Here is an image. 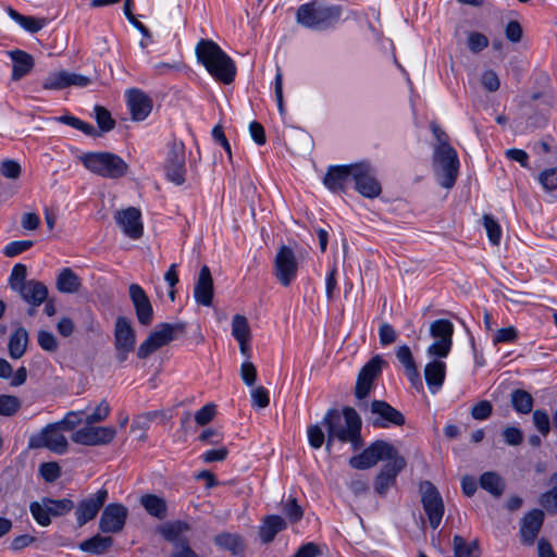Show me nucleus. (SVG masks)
I'll list each match as a JSON object with an SVG mask.
<instances>
[{
    "mask_svg": "<svg viewBox=\"0 0 557 557\" xmlns=\"http://www.w3.org/2000/svg\"><path fill=\"white\" fill-rule=\"evenodd\" d=\"M380 460H387L375 479V491L381 496L385 495L396 482L399 472L406 467V460L398 455L397 449L389 443L377 440L361 454L354 456L349 465L355 469H369Z\"/></svg>",
    "mask_w": 557,
    "mask_h": 557,
    "instance_id": "obj_1",
    "label": "nucleus"
},
{
    "mask_svg": "<svg viewBox=\"0 0 557 557\" xmlns=\"http://www.w3.org/2000/svg\"><path fill=\"white\" fill-rule=\"evenodd\" d=\"M322 425L327 431V450L331 449L334 440L350 443L354 450H358L362 446L361 419L354 408L345 407L343 414L337 409H329L322 420Z\"/></svg>",
    "mask_w": 557,
    "mask_h": 557,
    "instance_id": "obj_2",
    "label": "nucleus"
},
{
    "mask_svg": "<svg viewBox=\"0 0 557 557\" xmlns=\"http://www.w3.org/2000/svg\"><path fill=\"white\" fill-rule=\"evenodd\" d=\"M198 61L219 82L231 84L236 75L234 61L210 39H201L196 46Z\"/></svg>",
    "mask_w": 557,
    "mask_h": 557,
    "instance_id": "obj_3",
    "label": "nucleus"
},
{
    "mask_svg": "<svg viewBox=\"0 0 557 557\" xmlns=\"http://www.w3.org/2000/svg\"><path fill=\"white\" fill-rule=\"evenodd\" d=\"M79 160L91 173L107 178L123 177L128 170L127 163L112 152H86Z\"/></svg>",
    "mask_w": 557,
    "mask_h": 557,
    "instance_id": "obj_4",
    "label": "nucleus"
},
{
    "mask_svg": "<svg viewBox=\"0 0 557 557\" xmlns=\"http://www.w3.org/2000/svg\"><path fill=\"white\" fill-rule=\"evenodd\" d=\"M341 17L337 7H329L318 1L301 4L296 13L297 22L311 29H326L333 26Z\"/></svg>",
    "mask_w": 557,
    "mask_h": 557,
    "instance_id": "obj_5",
    "label": "nucleus"
},
{
    "mask_svg": "<svg viewBox=\"0 0 557 557\" xmlns=\"http://www.w3.org/2000/svg\"><path fill=\"white\" fill-rule=\"evenodd\" d=\"M186 324L183 322L171 324L161 323L148 335V337L139 345L137 357L146 359L159 348L172 342L176 335L184 334Z\"/></svg>",
    "mask_w": 557,
    "mask_h": 557,
    "instance_id": "obj_6",
    "label": "nucleus"
},
{
    "mask_svg": "<svg viewBox=\"0 0 557 557\" xmlns=\"http://www.w3.org/2000/svg\"><path fill=\"white\" fill-rule=\"evenodd\" d=\"M385 363L386 362L382 356L375 355L359 371L355 387V396L359 400L358 407L360 410L368 409V404L362 400L370 394L373 388V383L381 374L382 368Z\"/></svg>",
    "mask_w": 557,
    "mask_h": 557,
    "instance_id": "obj_7",
    "label": "nucleus"
},
{
    "mask_svg": "<svg viewBox=\"0 0 557 557\" xmlns=\"http://www.w3.org/2000/svg\"><path fill=\"white\" fill-rule=\"evenodd\" d=\"M434 164L437 166V180L442 187L451 188L457 180L459 160L457 151L453 147H444L443 150H434Z\"/></svg>",
    "mask_w": 557,
    "mask_h": 557,
    "instance_id": "obj_8",
    "label": "nucleus"
},
{
    "mask_svg": "<svg viewBox=\"0 0 557 557\" xmlns=\"http://www.w3.org/2000/svg\"><path fill=\"white\" fill-rule=\"evenodd\" d=\"M60 424L50 423L40 432L33 434L28 440L29 449L47 448L55 454L62 455L67 450L66 437L60 432Z\"/></svg>",
    "mask_w": 557,
    "mask_h": 557,
    "instance_id": "obj_9",
    "label": "nucleus"
},
{
    "mask_svg": "<svg viewBox=\"0 0 557 557\" xmlns=\"http://www.w3.org/2000/svg\"><path fill=\"white\" fill-rule=\"evenodd\" d=\"M352 182L355 189L366 198H376L382 193L375 170L367 161L352 163Z\"/></svg>",
    "mask_w": 557,
    "mask_h": 557,
    "instance_id": "obj_10",
    "label": "nucleus"
},
{
    "mask_svg": "<svg viewBox=\"0 0 557 557\" xmlns=\"http://www.w3.org/2000/svg\"><path fill=\"white\" fill-rule=\"evenodd\" d=\"M421 503L433 530L437 529L444 516L443 498L436 486L430 481L420 484Z\"/></svg>",
    "mask_w": 557,
    "mask_h": 557,
    "instance_id": "obj_11",
    "label": "nucleus"
},
{
    "mask_svg": "<svg viewBox=\"0 0 557 557\" xmlns=\"http://www.w3.org/2000/svg\"><path fill=\"white\" fill-rule=\"evenodd\" d=\"M297 272L298 262L294 250L286 245H282L276 252L273 264V274L275 278L281 283V285L287 287L296 278Z\"/></svg>",
    "mask_w": 557,
    "mask_h": 557,
    "instance_id": "obj_12",
    "label": "nucleus"
},
{
    "mask_svg": "<svg viewBox=\"0 0 557 557\" xmlns=\"http://www.w3.org/2000/svg\"><path fill=\"white\" fill-rule=\"evenodd\" d=\"M185 162L186 154L184 144L174 141L169 148L164 171L166 178L175 185H182L185 182Z\"/></svg>",
    "mask_w": 557,
    "mask_h": 557,
    "instance_id": "obj_13",
    "label": "nucleus"
},
{
    "mask_svg": "<svg viewBox=\"0 0 557 557\" xmlns=\"http://www.w3.org/2000/svg\"><path fill=\"white\" fill-rule=\"evenodd\" d=\"M116 430L113 426H94L87 424L72 435V441L85 446L107 445L115 437Z\"/></svg>",
    "mask_w": 557,
    "mask_h": 557,
    "instance_id": "obj_14",
    "label": "nucleus"
},
{
    "mask_svg": "<svg viewBox=\"0 0 557 557\" xmlns=\"http://www.w3.org/2000/svg\"><path fill=\"white\" fill-rule=\"evenodd\" d=\"M370 412L373 416L371 424L374 428L401 426L406 422L405 416L384 400H373L370 405Z\"/></svg>",
    "mask_w": 557,
    "mask_h": 557,
    "instance_id": "obj_15",
    "label": "nucleus"
},
{
    "mask_svg": "<svg viewBox=\"0 0 557 557\" xmlns=\"http://www.w3.org/2000/svg\"><path fill=\"white\" fill-rule=\"evenodd\" d=\"M108 499V491L100 488L96 493L82 499L75 508L76 523L81 528L94 520Z\"/></svg>",
    "mask_w": 557,
    "mask_h": 557,
    "instance_id": "obj_16",
    "label": "nucleus"
},
{
    "mask_svg": "<svg viewBox=\"0 0 557 557\" xmlns=\"http://www.w3.org/2000/svg\"><path fill=\"white\" fill-rule=\"evenodd\" d=\"M127 508L119 503H111L104 507L100 520L99 529L103 533H119L125 525L127 519Z\"/></svg>",
    "mask_w": 557,
    "mask_h": 557,
    "instance_id": "obj_17",
    "label": "nucleus"
},
{
    "mask_svg": "<svg viewBox=\"0 0 557 557\" xmlns=\"http://www.w3.org/2000/svg\"><path fill=\"white\" fill-rule=\"evenodd\" d=\"M115 221L122 228L123 233L132 239H139L144 233L140 210L129 207L125 210L117 211Z\"/></svg>",
    "mask_w": 557,
    "mask_h": 557,
    "instance_id": "obj_18",
    "label": "nucleus"
},
{
    "mask_svg": "<svg viewBox=\"0 0 557 557\" xmlns=\"http://www.w3.org/2000/svg\"><path fill=\"white\" fill-rule=\"evenodd\" d=\"M128 292L138 322L145 326L150 325L153 319V309L146 292L135 283L129 285Z\"/></svg>",
    "mask_w": 557,
    "mask_h": 557,
    "instance_id": "obj_19",
    "label": "nucleus"
},
{
    "mask_svg": "<svg viewBox=\"0 0 557 557\" xmlns=\"http://www.w3.org/2000/svg\"><path fill=\"white\" fill-rule=\"evenodd\" d=\"M352 181V163L346 165H330L323 178V184L333 193H344Z\"/></svg>",
    "mask_w": 557,
    "mask_h": 557,
    "instance_id": "obj_20",
    "label": "nucleus"
},
{
    "mask_svg": "<svg viewBox=\"0 0 557 557\" xmlns=\"http://www.w3.org/2000/svg\"><path fill=\"white\" fill-rule=\"evenodd\" d=\"M544 511L541 509H532L521 519L520 536L521 542L532 545L541 531L544 522Z\"/></svg>",
    "mask_w": 557,
    "mask_h": 557,
    "instance_id": "obj_21",
    "label": "nucleus"
},
{
    "mask_svg": "<svg viewBox=\"0 0 557 557\" xmlns=\"http://www.w3.org/2000/svg\"><path fill=\"white\" fill-rule=\"evenodd\" d=\"M127 106L134 121H144L152 110V100L144 91L132 89L127 94Z\"/></svg>",
    "mask_w": 557,
    "mask_h": 557,
    "instance_id": "obj_22",
    "label": "nucleus"
},
{
    "mask_svg": "<svg viewBox=\"0 0 557 557\" xmlns=\"http://www.w3.org/2000/svg\"><path fill=\"white\" fill-rule=\"evenodd\" d=\"M194 297L197 304L209 307L213 299V280L210 269L203 265L200 269L197 282L194 287Z\"/></svg>",
    "mask_w": 557,
    "mask_h": 557,
    "instance_id": "obj_23",
    "label": "nucleus"
},
{
    "mask_svg": "<svg viewBox=\"0 0 557 557\" xmlns=\"http://www.w3.org/2000/svg\"><path fill=\"white\" fill-rule=\"evenodd\" d=\"M22 299L33 307H38L47 300V286L36 280L27 281V284L21 286L17 290Z\"/></svg>",
    "mask_w": 557,
    "mask_h": 557,
    "instance_id": "obj_24",
    "label": "nucleus"
},
{
    "mask_svg": "<svg viewBox=\"0 0 557 557\" xmlns=\"http://www.w3.org/2000/svg\"><path fill=\"white\" fill-rule=\"evenodd\" d=\"M115 347L133 350L136 343V335L128 319L119 317L115 322Z\"/></svg>",
    "mask_w": 557,
    "mask_h": 557,
    "instance_id": "obj_25",
    "label": "nucleus"
},
{
    "mask_svg": "<svg viewBox=\"0 0 557 557\" xmlns=\"http://www.w3.org/2000/svg\"><path fill=\"white\" fill-rule=\"evenodd\" d=\"M446 363L441 360H433L424 368V377L431 393H437L445 381Z\"/></svg>",
    "mask_w": 557,
    "mask_h": 557,
    "instance_id": "obj_26",
    "label": "nucleus"
},
{
    "mask_svg": "<svg viewBox=\"0 0 557 557\" xmlns=\"http://www.w3.org/2000/svg\"><path fill=\"white\" fill-rule=\"evenodd\" d=\"M190 530V525L184 521H174L163 525L160 529L162 536L174 545V548L182 546L183 542H188L185 533Z\"/></svg>",
    "mask_w": 557,
    "mask_h": 557,
    "instance_id": "obj_27",
    "label": "nucleus"
},
{
    "mask_svg": "<svg viewBox=\"0 0 557 557\" xmlns=\"http://www.w3.org/2000/svg\"><path fill=\"white\" fill-rule=\"evenodd\" d=\"M139 504L147 513L158 520H163L168 516L166 500L156 494H144L139 498Z\"/></svg>",
    "mask_w": 557,
    "mask_h": 557,
    "instance_id": "obj_28",
    "label": "nucleus"
},
{
    "mask_svg": "<svg viewBox=\"0 0 557 557\" xmlns=\"http://www.w3.org/2000/svg\"><path fill=\"white\" fill-rule=\"evenodd\" d=\"M10 57L13 62V67H12V79L13 81L21 79L22 77L27 75L34 67L33 57L23 50L11 51Z\"/></svg>",
    "mask_w": 557,
    "mask_h": 557,
    "instance_id": "obj_29",
    "label": "nucleus"
},
{
    "mask_svg": "<svg viewBox=\"0 0 557 557\" xmlns=\"http://www.w3.org/2000/svg\"><path fill=\"white\" fill-rule=\"evenodd\" d=\"M29 342L28 332L25 327L18 326L10 336L8 349L12 359H20L24 356Z\"/></svg>",
    "mask_w": 557,
    "mask_h": 557,
    "instance_id": "obj_30",
    "label": "nucleus"
},
{
    "mask_svg": "<svg viewBox=\"0 0 557 557\" xmlns=\"http://www.w3.org/2000/svg\"><path fill=\"white\" fill-rule=\"evenodd\" d=\"M285 520L280 516H268L259 528V535L263 543H270L276 534L286 528Z\"/></svg>",
    "mask_w": 557,
    "mask_h": 557,
    "instance_id": "obj_31",
    "label": "nucleus"
},
{
    "mask_svg": "<svg viewBox=\"0 0 557 557\" xmlns=\"http://www.w3.org/2000/svg\"><path fill=\"white\" fill-rule=\"evenodd\" d=\"M454 557H480L481 548L478 540L468 542L461 535L456 534L453 537Z\"/></svg>",
    "mask_w": 557,
    "mask_h": 557,
    "instance_id": "obj_32",
    "label": "nucleus"
},
{
    "mask_svg": "<svg viewBox=\"0 0 557 557\" xmlns=\"http://www.w3.org/2000/svg\"><path fill=\"white\" fill-rule=\"evenodd\" d=\"M510 404L517 413L529 414L532 412L534 398L528 391L516 388L510 393Z\"/></svg>",
    "mask_w": 557,
    "mask_h": 557,
    "instance_id": "obj_33",
    "label": "nucleus"
},
{
    "mask_svg": "<svg viewBox=\"0 0 557 557\" xmlns=\"http://www.w3.org/2000/svg\"><path fill=\"white\" fill-rule=\"evenodd\" d=\"M112 544L113 540L111 536H101L97 534L79 543L78 547L83 552L94 555H102L112 546Z\"/></svg>",
    "mask_w": 557,
    "mask_h": 557,
    "instance_id": "obj_34",
    "label": "nucleus"
},
{
    "mask_svg": "<svg viewBox=\"0 0 557 557\" xmlns=\"http://www.w3.org/2000/svg\"><path fill=\"white\" fill-rule=\"evenodd\" d=\"M79 286V277L70 268H65L60 272L57 278V287L61 293H76Z\"/></svg>",
    "mask_w": 557,
    "mask_h": 557,
    "instance_id": "obj_35",
    "label": "nucleus"
},
{
    "mask_svg": "<svg viewBox=\"0 0 557 557\" xmlns=\"http://www.w3.org/2000/svg\"><path fill=\"white\" fill-rule=\"evenodd\" d=\"M480 485L495 497H499L505 487L503 479L493 471L484 472L480 476Z\"/></svg>",
    "mask_w": 557,
    "mask_h": 557,
    "instance_id": "obj_36",
    "label": "nucleus"
},
{
    "mask_svg": "<svg viewBox=\"0 0 557 557\" xmlns=\"http://www.w3.org/2000/svg\"><path fill=\"white\" fill-rule=\"evenodd\" d=\"M8 13L12 20L17 22L25 30L29 33L39 32L46 24L44 18L23 15L12 8L8 9Z\"/></svg>",
    "mask_w": 557,
    "mask_h": 557,
    "instance_id": "obj_37",
    "label": "nucleus"
},
{
    "mask_svg": "<svg viewBox=\"0 0 557 557\" xmlns=\"http://www.w3.org/2000/svg\"><path fill=\"white\" fill-rule=\"evenodd\" d=\"M430 335L435 339L453 342L454 324L447 319H438L431 323Z\"/></svg>",
    "mask_w": 557,
    "mask_h": 557,
    "instance_id": "obj_38",
    "label": "nucleus"
},
{
    "mask_svg": "<svg viewBox=\"0 0 557 557\" xmlns=\"http://www.w3.org/2000/svg\"><path fill=\"white\" fill-rule=\"evenodd\" d=\"M42 503L45 506H48V511L50 512L51 517L64 516L72 511L75 507L74 502L70 498L52 499L45 497Z\"/></svg>",
    "mask_w": 557,
    "mask_h": 557,
    "instance_id": "obj_39",
    "label": "nucleus"
},
{
    "mask_svg": "<svg viewBox=\"0 0 557 557\" xmlns=\"http://www.w3.org/2000/svg\"><path fill=\"white\" fill-rule=\"evenodd\" d=\"M214 543L221 548L232 552L236 555L243 550V542L239 535L232 533H221L214 537Z\"/></svg>",
    "mask_w": 557,
    "mask_h": 557,
    "instance_id": "obj_40",
    "label": "nucleus"
},
{
    "mask_svg": "<svg viewBox=\"0 0 557 557\" xmlns=\"http://www.w3.org/2000/svg\"><path fill=\"white\" fill-rule=\"evenodd\" d=\"M66 87H69L67 71L51 73L42 83V88L47 90H60Z\"/></svg>",
    "mask_w": 557,
    "mask_h": 557,
    "instance_id": "obj_41",
    "label": "nucleus"
},
{
    "mask_svg": "<svg viewBox=\"0 0 557 557\" xmlns=\"http://www.w3.org/2000/svg\"><path fill=\"white\" fill-rule=\"evenodd\" d=\"M232 335L236 341L250 339V326L246 317L236 314L233 318Z\"/></svg>",
    "mask_w": 557,
    "mask_h": 557,
    "instance_id": "obj_42",
    "label": "nucleus"
},
{
    "mask_svg": "<svg viewBox=\"0 0 557 557\" xmlns=\"http://www.w3.org/2000/svg\"><path fill=\"white\" fill-rule=\"evenodd\" d=\"M483 225L490 242L495 246L499 245L502 238V228L498 222L491 214H484Z\"/></svg>",
    "mask_w": 557,
    "mask_h": 557,
    "instance_id": "obj_43",
    "label": "nucleus"
},
{
    "mask_svg": "<svg viewBox=\"0 0 557 557\" xmlns=\"http://www.w3.org/2000/svg\"><path fill=\"white\" fill-rule=\"evenodd\" d=\"M95 117L101 132L107 133L115 127L111 113L102 106L95 107Z\"/></svg>",
    "mask_w": 557,
    "mask_h": 557,
    "instance_id": "obj_44",
    "label": "nucleus"
},
{
    "mask_svg": "<svg viewBox=\"0 0 557 557\" xmlns=\"http://www.w3.org/2000/svg\"><path fill=\"white\" fill-rule=\"evenodd\" d=\"M21 408V400L13 395H0V416L12 417Z\"/></svg>",
    "mask_w": 557,
    "mask_h": 557,
    "instance_id": "obj_45",
    "label": "nucleus"
},
{
    "mask_svg": "<svg viewBox=\"0 0 557 557\" xmlns=\"http://www.w3.org/2000/svg\"><path fill=\"white\" fill-rule=\"evenodd\" d=\"M26 275H27L26 265L22 264V263H16L13 267L10 277H9V285H10L11 289H13L14 292H17L21 286H24L25 284H27Z\"/></svg>",
    "mask_w": 557,
    "mask_h": 557,
    "instance_id": "obj_46",
    "label": "nucleus"
},
{
    "mask_svg": "<svg viewBox=\"0 0 557 557\" xmlns=\"http://www.w3.org/2000/svg\"><path fill=\"white\" fill-rule=\"evenodd\" d=\"M532 421L535 429L543 435L547 436L550 432V420L548 413L544 409H536L532 412Z\"/></svg>",
    "mask_w": 557,
    "mask_h": 557,
    "instance_id": "obj_47",
    "label": "nucleus"
},
{
    "mask_svg": "<svg viewBox=\"0 0 557 557\" xmlns=\"http://www.w3.org/2000/svg\"><path fill=\"white\" fill-rule=\"evenodd\" d=\"M29 510L36 522L41 527H47L51 523V516L48 511V506H45L44 503L39 504L38 502H33L29 505Z\"/></svg>",
    "mask_w": 557,
    "mask_h": 557,
    "instance_id": "obj_48",
    "label": "nucleus"
},
{
    "mask_svg": "<svg viewBox=\"0 0 557 557\" xmlns=\"http://www.w3.org/2000/svg\"><path fill=\"white\" fill-rule=\"evenodd\" d=\"M539 503L549 515H557V485L541 494Z\"/></svg>",
    "mask_w": 557,
    "mask_h": 557,
    "instance_id": "obj_49",
    "label": "nucleus"
},
{
    "mask_svg": "<svg viewBox=\"0 0 557 557\" xmlns=\"http://www.w3.org/2000/svg\"><path fill=\"white\" fill-rule=\"evenodd\" d=\"M34 246L33 240L24 239V240H14L9 243L3 248V255L8 258L16 257L24 251L30 249Z\"/></svg>",
    "mask_w": 557,
    "mask_h": 557,
    "instance_id": "obj_50",
    "label": "nucleus"
},
{
    "mask_svg": "<svg viewBox=\"0 0 557 557\" xmlns=\"http://www.w3.org/2000/svg\"><path fill=\"white\" fill-rule=\"evenodd\" d=\"M39 473L46 482L52 483L61 476V467L55 461L44 462L39 467Z\"/></svg>",
    "mask_w": 557,
    "mask_h": 557,
    "instance_id": "obj_51",
    "label": "nucleus"
},
{
    "mask_svg": "<svg viewBox=\"0 0 557 557\" xmlns=\"http://www.w3.org/2000/svg\"><path fill=\"white\" fill-rule=\"evenodd\" d=\"M111 407L109 403L103 399L94 410L92 413L86 417V424H95L104 421L110 414Z\"/></svg>",
    "mask_w": 557,
    "mask_h": 557,
    "instance_id": "obj_52",
    "label": "nucleus"
},
{
    "mask_svg": "<svg viewBox=\"0 0 557 557\" xmlns=\"http://www.w3.org/2000/svg\"><path fill=\"white\" fill-rule=\"evenodd\" d=\"M453 346V342L435 339V342L429 346L426 352L430 357L445 358L449 355Z\"/></svg>",
    "mask_w": 557,
    "mask_h": 557,
    "instance_id": "obj_53",
    "label": "nucleus"
},
{
    "mask_svg": "<svg viewBox=\"0 0 557 557\" xmlns=\"http://www.w3.org/2000/svg\"><path fill=\"white\" fill-rule=\"evenodd\" d=\"M22 169L17 161L5 159L0 163V173L7 178L17 180L21 175Z\"/></svg>",
    "mask_w": 557,
    "mask_h": 557,
    "instance_id": "obj_54",
    "label": "nucleus"
},
{
    "mask_svg": "<svg viewBox=\"0 0 557 557\" xmlns=\"http://www.w3.org/2000/svg\"><path fill=\"white\" fill-rule=\"evenodd\" d=\"M283 511L293 523L300 521L304 516V511L298 505L296 498H288L284 504Z\"/></svg>",
    "mask_w": 557,
    "mask_h": 557,
    "instance_id": "obj_55",
    "label": "nucleus"
},
{
    "mask_svg": "<svg viewBox=\"0 0 557 557\" xmlns=\"http://www.w3.org/2000/svg\"><path fill=\"white\" fill-rule=\"evenodd\" d=\"M488 46V39L485 35L472 32L468 37V48L473 53H479Z\"/></svg>",
    "mask_w": 557,
    "mask_h": 557,
    "instance_id": "obj_56",
    "label": "nucleus"
},
{
    "mask_svg": "<svg viewBox=\"0 0 557 557\" xmlns=\"http://www.w3.org/2000/svg\"><path fill=\"white\" fill-rule=\"evenodd\" d=\"M38 345L41 349L54 352L58 349V341L55 336L48 331H39L37 335Z\"/></svg>",
    "mask_w": 557,
    "mask_h": 557,
    "instance_id": "obj_57",
    "label": "nucleus"
},
{
    "mask_svg": "<svg viewBox=\"0 0 557 557\" xmlns=\"http://www.w3.org/2000/svg\"><path fill=\"white\" fill-rule=\"evenodd\" d=\"M539 181L546 190L557 189V166L544 170L539 175Z\"/></svg>",
    "mask_w": 557,
    "mask_h": 557,
    "instance_id": "obj_58",
    "label": "nucleus"
},
{
    "mask_svg": "<svg viewBox=\"0 0 557 557\" xmlns=\"http://www.w3.org/2000/svg\"><path fill=\"white\" fill-rule=\"evenodd\" d=\"M493 412V406L488 400H481L471 409V416L475 420H486Z\"/></svg>",
    "mask_w": 557,
    "mask_h": 557,
    "instance_id": "obj_59",
    "label": "nucleus"
},
{
    "mask_svg": "<svg viewBox=\"0 0 557 557\" xmlns=\"http://www.w3.org/2000/svg\"><path fill=\"white\" fill-rule=\"evenodd\" d=\"M503 437L506 444L510 446L520 445L523 441V433L519 428L506 426L503 430Z\"/></svg>",
    "mask_w": 557,
    "mask_h": 557,
    "instance_id": "obj_60",
    "label": "nucleus"
},
{
    "mask_svg": "<svg viewBox=\"0 0 557 557\" xmlns=\"http://www.w3.org/2000/svg\"><path fill=\"white\" fill-rule=\"evenodd\" d=\"M215 414V405L207 404L195 413V421L199 425H206L212 421Z\"/></svg>",
    "mask_w": 557,
    "mask_h": 557,
    "instance_id": "obj_61",
    "label": "nucleus"
},
{
    "mask_svg": "<svg viewBox=\"0 0 557 557\" xmlns=\"http://www.w3.org/2000/svg\"><path fill=\"white\" fill-rule=\"evenodd\" d=\"M307 433L310 446L314 449H319L325 440L322 428L318 424L310 425Z\"/></svg>",
    "mask_w": 557,
    "mask_h": 557,
    "instance_id": "obj_62",
    "label": "nucleus"
},
{
    "mask_svg": "<svg viewBox=\"0 0 557 557\" xmlns=\"http://www.w3.org/2000/svg\"><path fill=\"white\" fill-rule=\"evenodd\" d=\"M252 405L259 408H265L269 406L270 397L269 392L263 386H258L251 392Z\"/></svg>",
    "mask_w": 557,
    "mask_h": 557,
    "instance_id": "obj_63",
    "label": "nucleus"
},
{
    "mask_svg": "<svg viewBox=\"0 0 557 557\" xmlns=\"http://www.w3.org/2000/svg\"><path fill=\"white\" fill-rule=\"evenodd\" d=\"M240 376L246 385L252 386L257 380V369L252 362L246 361L240 367Z\"/></svg>",
    "mask_w": 557,
    "mask_h": 557,
    "instance_id": "obj_64",
    "label": "nucleus"
}]
</instances>
